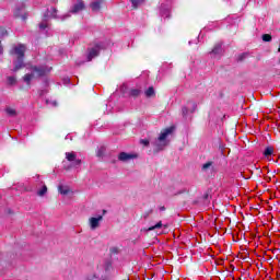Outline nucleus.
<instances>
[{
    "instance_id": "f257e3e1",
    "label": "nucleus",
    "mask_w": 280,
    "mask_h": 280,
    "mask_svg": "<svg viewBox=\"0 0 280 280\" xmlns=\"http://www.w3.org/2000/svg\"><path fill=\"white\" fill-rule=\"evenodd\" d=\"M11 56H16L15 60H13V73H16V71H20V69H23L25 67V62L23 61L25 58V45L19 44L18 46H14L11 51Z\"/></svg>"
},
{
    "instance_id": "f03ea898",
    "label": "nucleus",
    "mask_w": 280,
    "mask_h": 280,
    "mask_svg": "<svg viewBox=\"0 0 280 280\" xmlns=\"http://www.w3.org/2000/svg\"><path fill=\"white\" fill-rule=\"evenodd\" d=\"M49 71H51V68L47 66L32 67L31 72L26 73L23 77V81L25 82V84H27V86H30V84H32V80H37V78H43L45 77L46 73H49Z\"/></svg>"
},
{
    "instance_id": "7ed1b4c3",
    "label": "nucleus",
    "mask_w": 280,
    "mask_h": 280,
    "mask_svg": "<svg viewBox=\"0 0 280 280\" xmlns=\"http://www.w3.org/2000/svg\"><path fill=\"white\" fill-rule=\"evenodd\" d=\"M174 132V127H168L164 129L158 139L153 142V148L155 152H161L162 150H165L167 145H170V140H167V137Z\"/></svg>"
},
{
    "instance_id": "20e7f679",
    "label": "nucleus",
    "mask_w": 280,
    "mask_h": 280,
    "mask_svg": "<svg viewBox=\"0 0 280 280\" xmlns=\"http://www.w3.org/2000/svg\"><path fill=\"white\" fill-rule=\"evenodd\" d=\"M82 10H84V1L83 0H72V7H71L69 13L62 16V21H65V19H69V16H71V14H78L79 12H82Z\"/></svg>"
},
{
    "instance_id": "39448f33",
    "label": "nucleus",
    "mask_w": 280,
    "mask_h": 280,
    "mask_svg": "<svg viewBox=\"0 0 280 280\" xmlns=\"http://www.w3.org/2000/svg\"><path fill=\"white\" fill-rule=\"evenodd\" d=\"M57 14H58V10H56V8L47 9V11L44 14V20L39 24V30H47V27H48L47 20L48 19H58Z\"/></svg>"
},
{
    "instance_id": "423d86ee",
    "label": "nucleus",
    "mask_w": 280,
    "mask_h": 280,
    "mask_svg": "<svg viewBox=\"0 0 280 280\" xmlns=\"http://www.w3.org/2000/svg\"><path fill=\"white\" fill-rule=\"evenodd\" d=\"M171 9H172V2L162 0L161 5H160V15L163 19H170V10Z\"/></svg>"
},
{
    "instance_id": "0eeeda50",
    "label": "nucleus",
    "mask_w": 280,
    "mask_h": 280,
    "mask_svg": "<svg viewBox=\"0 0 280 280\" xmlns=\"http://www.w3.org/2000/svg\"><path fill=\"white\" fill-rule=\"evenodd\" d=\"M102 220H104V217L102 214H98L97 217H91L89 219V226L91 231H95L96 229H100V224H102Z\"/></svg>"
},
{
    "instance_id": "6e6552de",
    "label": "nucleus",
    "mask_w": 280,
    "mask_h": 280,
    "mask_svg": "<svg viewBox=\"0 0 280 280\" xmlns=\"http://www.w3.org/2000/svg\"><path fill=\"white\" fill-rule=\"evenodd\" d=\"M132 159H137V154L126 152H120L118 154V161H121L122 163H128V161H132Z\"/></svg>"
},
{
    "instance_id": "1a4fd4ad",
    "label": "nucleus",
    "mask_w": 280,
    "mask_h": 280,
    "mask_svg": "<svg viewBox=\"0 0 280 280\" xmlns=\"http://www.w3.org/2000/svg\"><path fill=\"white\" fill-rule=\"evenodd\" d=\"M104 3V0H94L91 4L90 8L92 12H100L102 10V4Z\"/></svg>"
},
{
    "instance_id": "9d476101",
    "label": "nucleus",
    "mask_w": 280,
    "mask_h": 280,
    "mask_svg": "<svg viewBox=\"0 0 280 280\" xmlns=\"http://www.w3.org/2000/svg\"><path fill=\"white\" fill-rule=\"evenodd\" d=\"M100 56V46H95L89 50L88 60L91 61L93 58Z\"/></svg>"
},
{
    "instance_id": "9b49d317",
    "label": "nucleus",
    "mask_w": 280,
    "mask_h": 280,
    "mask_svg": "<svg viewBox=\"0 0 280 280\" xmlns=\"http://www.w3.org/2000/svg\"><path fill=\"white\" fill-rule=\"evenodd\" d=\"M222 44H217L210 52L214 58H218L222 54Z\"/></svg>"
},
{
    "instance_id": "f8f14e48",
    "label": "nucleus",
    "mask_w": 280,
    "mask_h": 280,
    "mask_svg": "<svg viewBox=\"0 0 280 280\" xmlns=\"http://www.w3.org/2000/svg\"><path fill=\"white\" fill-rule=\"evenodd\" d=\"M58 191L61 194V196H68V194H71V188H69V186L59 185Z\"/></svg>"
},
{
    "instance_id": "ddd939ff",
    "label": "nucleus",
    "mask_w": 280,
    "mask_h": 280,
    "mask_svg": "<svg viewBox=\"0 0 280 280\" xmlns=\"http://www.w3.org/2000/svg\"><path fill=\"white\" fill-rule=\"evenodd\" d=\"M66 159H67V161H69L71 163V162L75 161V159H78V155L75 154V152H67Z\"/></svg>"
},
{
    "instance_id": "4468645a",
    "label": "nucleus",
    "mask_w": 280,
    "mask_h": 280,
    "mask_svg": "<svg viewBox=\"0 0 280 280\" xmlns=\"http://www.w3.org/2000/svg\"><path fill=\"white\" fill-rule=\"evenodd\" d=\"M166 229L167 225H163V222L162 221H159L155 225H152L148 229V231H154L156 229Z\"/></svg>"
},
{
    "instance_id": "2eb2a0df",
    "label": "nucleus",
    "mask_w": 280,
    "mask_h": 280,
    "mask_svg": "<svg viewBox=\"0 0 280 280\" xmlns=\"http://www.w3.org/2000/svg\"><path fill=\"white\" fill-rule=\"evenodd\" d=\"M5 113H7V115H9V117H16V109H14L12 107H7Z\"/></svg>"
},
{
    "instance_id": "dca6fc26",
    "label": "nucleus",
    "mask_w": 280,
    "mask_h": 280,
    "mask_svg": "<svg viewBox=\"0 0 280 280\" xmlns=\"http://www.w3.org/2000/svg\"><path fill=\"white\" fill-rule=\"evenodd\" d=\"M275 152V149L272 147H267L264 151L265 156H272V153Z\"/></svg>"
},
{
    "instance_id": "f3484780",
    "label": "nucleus",
    "mask_w": 280,
    "mask_h": 280,
    "mask_svg": "<svg viewBox=\"0 0 280 280\" xmlns=\"http://www.w3.org/2000/svg\"><path fill=\"white\" fill-rule=\"evenodd\" d=\"M7 82L9 86H14V84H16V77H8Z\"/></svg>"
},
{
    "instance_id": "a211bd4d",
    "label": "nucleus",
    "mask_w": 280,
    "mask_h": 280,
    "mask_svg": "<svg viewBox=\"0 0 280 280\" xmlns=\"http://www.w3.org/2000/svg\"><path fill=\"white\" fill-rule=\"evenodd\" d=\"M45 194H47V186L43 185L42 189H39L37 191V196H39L40 198H43V196H45Z\"/></svg>"
},
{
    "instance_id": "6ab92c4d",
    "label": "nucleus",
    "mask_w": 280,
    "mask_h": 280,
    "mask_svg": "<svg viewBox=\"0 0 280 280\" xmlns=\"http://www.w3.org/2000/svg\"><path fill=\"white\" fill-rule=\"evenodd\" d=\"M145 97H153L154 95V88H149L145 92H144Z\"/></svg>"
},
{
    "instance_id": "aec40b11",
    "label": "nucleus",
    "mask_w": 280,
    "mask_h": 280,
    "mask_svg": "<svg viewBox=\"0 0 280 280\" xmlns=\"http://www.w3.org/2000/svg\"><path fill=\"white\" fill-rule=\"evenodd\" d=\"M130 95H131V97H139V95H141V90L132 89L130 91Z\"/></svg>"
},
{
    "instance_id": "412c9836",
    "label": "nucleus",
    "mask_w": 280,
    "mask_h": 280,
    "mask_svg": "<svg viewBox=\"0 0 280 280\" xmlns=\"http://www.w3.org/2000/svg\"><path fill=\"white\" fill-rule=\"evenodd\" d=\"M132 8H139V5H143V0H131Z\"/></svg>"
},
{
    "instance_id": "4be33fe9",
    "label": "nucleus",
    "mask_w": 280,
    "mask_h": 280,
    "mask_svg": "<svg viewBox=\"0 0 280 280\" xmlns=\"http://www.w3.org/2000/svg\"><path fill=\"white\" fill-rule=\"evenodd\" d=\"M104 152H106V148L101 147L96 152V156L101 159L102 156H104Z\"/></svg>"
},
{
    "instance_id": "5701e85b",
    "label": "nucleus",
    "mask_w": 280,
    "mask_h": 280,
    "mask_svg": "<svg viewBox=\"0 0 280 280\" xmlns=\"http://www.w3.org/2000/svg\"><path fill=\"white\" fill-rule=\"evenodd\" d=\"M262 40H264L265 43H270V40H272V36L269 35V34H264V35H262Z\"/></svg>"
},
{
    "instance_id": "b1692460",
    "label": "nucleus",
    "mask_w": 280,
    "mask_h": 280,
    "mask_svg": "<svg viewBox=\"0 0 280 280\" xmlns=\"http://www.w3.org/2000/svg\"><path fill=\"white\" fill-rule=\"evenodd\" d=\"M71 163H72V165H74V166L82 165V160L75 158V160H73Z\"/></svg>"
},
{
    "instance_id": "393cba45",
    "label": "nucleus",
    "mask_w": 280,
    "mask_h": 280,
    "mask_svg": "<svg viewBox=\"0 0 280 280\" xmlns=\"http://www.w3.org/2000/svg\"><path fill=\"white\" fill-rule=\"evenodd\" d=\"M71 163H72V165H74V166L82 165V160L75 158V160H73Z\"/></svg>"
},
{
    "instance_id": "a878e982",
    "label": "nucleus",
    "mask_w": 280,
    "mask_h": 280,
    "mask_svg": "<svg viewBox=\"0 0 280 280\" xmlns=\"http://www.w3.org/2000/svg\"><path fill=\"white\" fill-rule=\"evenodd\" d=\"M211 165H213V163H212V162H208V163H206V164L202 165V170H203L205 172H207V170H209V167H211Z\"/></svg>"
},
{
    "instance_id": "bb28decb",
    "label": "nucleus",
    "mask_w": 280,
    "mask_h": 280,
    "mask_svg": "<svg viewBox=\"0 0 280 280\" xmlns=\"http://www.w3.org/2000/svg\"><path fill=\"white\" fill-rule=\"evenodd\" d=\"M182 113H183V116L184 117H187L188 113H189V109L187 107H183L182 108Z\"/></svg>"
},
{
    "instance_id": "cd10ccee",
    "label": "nucleus",
    "mask_w": 280,
    "mask_h": 280,
    "mask_svg": "<svg viewBox=\"0 0 280 280\" xmlns=\"http://www.w3.org/2000/svg\"><path fill=\"white\" fill-rule=\"evenodd\" d=\"M8 35V31H5V28L0 27V36H7Z\"/></svg>"
},
{
    "instance_id": "c85d7f7f",
    "label": "nucleus",
    "mask_w": 280,
    "mask_h": 280,
    "mask_svg": "<svg viewBox=\"0 0 280 280\" xmlns=\"http://www.w3.org/2000/svg\"><path fill=\"white\" fill-rule=\"evenodd\" d=\"M140 143H141L142 145H150V140H148V139H142V140H140Z\"/></svg>"
},
{
    "instance_id": "c756f323",
    "label": "nucleus",
    "mask_w": 280,
    "mask_h": 280,
    "mask_svg": "<svg viewBox=\"0 0 280 280\" xmlns=\"http://www.w3.org/2000/svg\"><path fill=\"white\" fill-rule=\"evenodd\" d=\"M46 104H50V106H58L56 101H46Z\"/></svg>"
},
{
    "instance_id": "7c9ffc66",
    "label": "nucleus",
    "mask_w": 280,
    "mask_h": 280,
    "mask_svg": "<svg viewBox=\"0 0 280 280\" xmlns=\"http://www.w3.org/2000/svg\"><path fill=\"white\" fill-rule=\"evenodd\" d=\"M244 58H246V54H242L238 56V60H244Z\"/></svg>"
},
{
    "instance_id": "2f4dec72",
    "label": "nucleus",
    "mask_w": 280,
    "mask_h": 280,
    "mask_svg": "<svg viewBox=\"0 0 280 280\" xmlns=\"http://www.w3.org/2000/svg\"><path fill=\"white\" fill-rule=\"evenodd\" d=\"M63 82H65V84H69V82H71V80L65 79Z\"/></svg>"
},
{
    "instance_id": "473e14b6",
    "label": "nucleus",
    "mask_w": 280,
    "mask_h": 280,
    "mask_svg": "<svg viewBox=\"0 0 280 280\" xmlns=\"http://www.w3.org/2000/svg\"><path fill=\"white\" fill-rule=\"evenodd\" d=\"M160 211H165V207H161V208H160Z\"/></svg>"
},
{
    "instance_id": "72a5a7b5",
    "label": "nucleus",
    "mask_w": 280,
    "mask_h": 280,
    "mask_svg": "<svg viewBox=\"0 0 280 280\" xmlns=\"http://www.w3.org/2000/svg\"><path fill=\"white\" fill-rule=\"evenodd\" d=\"M190 104H192L194 108H196V103H190Z\"/></svg>"
},
{
    "instance_id": "f704fd0d",
    "label": "nucleus",
    "mask_w": 280,
    "mask_h": 280,
    "mask_svg": "<svg viewBox=\"0 0 280 280\" xmlns=\"http://www.w3.org/2000/svg\"><path fill=\"white\" fill-rule=\"evenodd\" d=\"M278 51H279V54H280V46H279V48H278Z\"/></svg>"
},
{
    "instance_id": "c9c22d12",
    "label": "nucleus",
    "mask_w": 280,
    "mask_h": 280,
    "mask_svg": "<svg viewBox=\"0 0 280 280\" xmlns=\"http://www.w3.org/2000/svg\"><path fill=\"white\" fill-rule=\"evenodd\" d=\"M66 139H69V136H67Z\"/></svg>"
},
{
    "instance_id": "e433bc0d",
    "label": "nucleus",
    "mask_w": 280,
    "mask_h": 280,
    "mask_svg": "<svg viewBox=\"0 0 280 280\" xmlns=\"http://www.w3.org/2000/svg\"><path fill=\"white\" fill-rule=\"evenodd\" d=\"M192 42H189V45H191Z\"/></svg>"
},
{
    "instance_id": "4c0bfd02",
    "label": "nucleus",
    "mask_w": 280,
    "mask_h": 280,
    "mask_svg": "<svg viewBox=\"0 0 280 280\" xmlns=\"http://www.w3.org/2000/svg\"><path fill=\"white\" fill-rule=\"evenodd\" d=\"M0 54H1V46H0Z\"/></svg>"
},
{
    "instance_id": "58836bf2",
    "label": "nucleus",
    "mask_w": 280,
    "mask_h": 280,
    "mask_svg": "<svg viewBox=\"0 0 280 280\" xmlns=\"http://www.w3.org/2000/svg\"><path fill=\"white\" fill-rule=\"evenodd\" d=\"M224 1H229V0H224Z\"/></svg>"
}]
</instances>
